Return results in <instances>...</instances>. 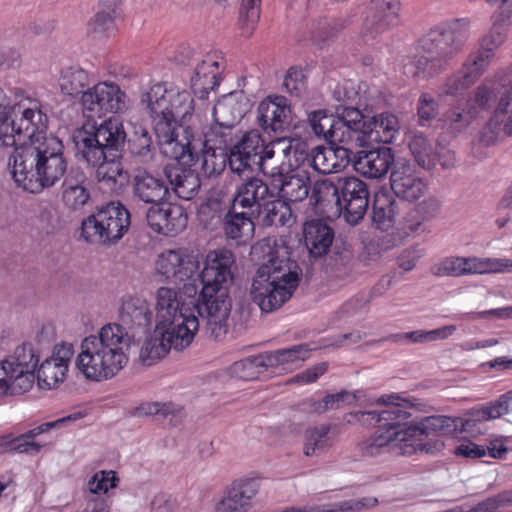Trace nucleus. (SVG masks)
<instances>
[{
    "instance_id": "f257e3e1",
    "label": "nucleus",
    "mask_w": 512,
    "mask_h": 512,
    "mask_svg": "<svg viewBox=\"0 0 512 512\" xmlns=\"http://www.w3.org/2000/svg\"><path fill=\"white\" fill-rule=\"evenodd\" d=\"M140 104L152 120L161 153L181 164L194 165L203 150L227 152L233 145L235 126L229 121L214 119L203 138L186 125L194 111V100L186 90H168L157 83L142 93Z\"/></svg>"
},
{
    "instance_id": "f03ea898",
    "label": "nucleus",
    "mask_w": 512,
    "mask_h": 512,
    "mask_svg": "<svg viewBox=\"0 0 512 512\" xmlns=\"http://www.w3.org/2000/svg\"><path fill=\"white\" fill-rule=\"evenodd\" d=\"M152 322L149 304L138 297L122 302L119 323L104 325L96 335L85 337L76 366L85 378L103 381L114 377L128 363L126 350L136 337V330L146 331Z\"/></svg>"
},
{
    "instance_id": "7ed1b4c3",
    "label": "nucleus",
    "mask_w": 512,
    "mask_h": 512,
    "mask_svg": "<svg viewBox=\"0 0 512 512\" xmlns=\"http://www.w3.org/2000/svg\"><path fill=\"white\" fill-rule=\"evenodd\" d=\"M491 418H421L417 423L382 422L377 418L373 434L359 444L364 456H376L381 450L393 445L395 453L410 457L418 453L435 455L445 448L439 439H427L429 435L450 437L457 440L477 438L485 433L482 420Z\"/></svg>"
},
{
    "instance_id": "20e7f679",
    "label": "nucleus",
    "mask_w": 512,
    "mask_h": 512,
    "mask_svg": "<svg viewBox=\"0 0 512 512\" xmlns=\"http://www.w3.org/2000/svg\"><path fill=\"white\" fill-rule=\"evenodd\" d=\"M234 254L227 249L209 251L194 281L184 284L182 293L188 298L197 297L194 309L205 323V334L214 340L222 339L228 331L231 312L229 288L233 283Z\"/></svg>"
},
{
    "instance_id": "39448f33",
    "label": "nucleus",
    "mask_w": 512,
    "mask_h": 512,
    "mask_svg": "<svg viewBox=\"0 0 512 512\" xmlns=\"http://www.w3.org/2000/svg\"><path fill=\"white\" fill-rule=\"evenodd\" d=\"M8 166L18 187L37 194L57 184L67 172L62 141L49 135L44 141H36L14 150Z\"/></svg>"
},
{
    "instance_id": "423d86ee",
    "label": "nucleus",
    "mask_w": 512,
    "mask_h": 512,
    "mask_svg": "<svg viewBox=\"0 0 512 512\" xmlns=\"http://www.w3.org/2000/svg\"><path fill=\"white\" fill-rule=\"evenodd\" d=\"M125 138L123 125L115 118L103 121L92 133L76 136V145L86 162L96 167L99 182L119 187L128 182V172L121 163Z\"/></svg>"
},
{
    "instance_id": "0eeeda50",
    "label": "nucleus",
    "mask_w": 512,
    "mask_h": 512,
    "mask_svg": "<svg viewBox=\"0 0 512 512\" xmlns=\"http://www.w3.org/2000/svg\"><path fill=\"white\" fill-rule=\"evenodd\" d=\"M475 101L481 111L494 110L479 131L480 143L490 146L512 135V115L508 110L512 105V64L477 86Z\"/></svg>"
},
{
    "instance_id": "6e6552de",
    "label": "nucleus",
    "mask_w": 512,
    "mask_h": 512,
    "mask_svg": "<svg viewBox=\"0 0 512 512\" xmlns=\"http://www.w3.org/2000/svg\"><path fill=\"white\" fill-rule=\"evenodd\" d=\"M15 108L11 121L6 120L0 124V141L5 147H14V150L36 141L42 142L49 136L46 135L48 117L43 110L42 102L24 90L16 88Z\"/></svg>"
},
{
    "instance_id": "1a4fd4ad",
    "label": "nucleus",
    "mask_w": 512,
    "mask_h": 512,
    "mask_svg": "<svg viewBox=\"0 0 512 512\" xmlns=\"http://www.w3.org/2000/svg\"><path fill=\"white\" fill-rule=\"evenodd\" d=\"M129 226V211L120 202H111L82 221L81 237L91 244H113Z\"/></svg>"
},
{
    "instance_id": "9d476101",
    "label": "nucleus",
    "mask_w": 512,
    "mask_h": 512,
    "mask_svg": "<svg viewBox=\"0 0 512 512\" xmlns=\"http://www.w3.org/2000/svg\"><path fill=\"white\" fill-rule=\"evenodd\" d=\"M39 357L30 343H23L0 363V393L22 394L35 382Z\"/></svg>"
},
{
    "instance_id": "9b49d317",
    "label": "nucleus",
    "mask_w": 512,
    "mask_h": 512,
    "mask_svg": "<svg viewBox=\"0 0 512 512\" xmlns=\"http://www.w3.org/2000/svg\"><path fill=\"white\" fill-rule=\"evenodd\" d=\"M189 304L181 300L178 291L170 287H160L156 292V327L157 329H167L177 331L182 327H188V321L195 319L197 326L195 333L201 330L205 333V323L202 322L194 304L197 303V297L190 298Z\"/></svg>"
},
{
    "instance_id": "f8f14e48",
    "label": "nucleus",
    "mask_w": 512,
    "mask_h": 512,
    "mask_svg": "<svg viewBox=\"0 0 512 512\" xmlns=\"http://www.w3.org/2000/svg\"><path fill=\"white\" fill-rule=\"evenodd\" d=\"M469 28L468 19H454L430 30L422 38L421 47L428 55L445 60L449 65L468 40Z\"/></svg>"
},
{
    "instance_id": "ddd939ff",
    "label": "nucleus",
    "mask_w": 512,
    "mask_h": 512,
    "mask_svg": "<svg viewBox=\"0 0 512 512\" xmlns=\"http://www.w3.org/2000/svg\"><path fill=\"white\" fill-rule=\"evenodd\" d=\"M87 118H101L107 113H123L129 106L127 94L112 81H101L88 88L80 98Z\"/></svg>"
},
{
    "instance_id": "4468645a",
    "label": "nucleus",
    "mask_w": 512,
    "mask_h": 512,
    "mask_svg": "<svg viewBox=\"0 0 512 512\" xmlns=\"http://www.w3.org/2000/svg\"><path fill=\"white\" fill-rule=\"evenodd\" d=\"M358 116L359 109L356 107H346L337 116L326 110H316L308 115V122L318 137L332 144H348L353 142V125H356L355 119Z\"/></svg>"
},
{
    "instance_id": "2eb2a0df",
    "label": "nucleus",
    "mask_w": 512,
    "mask_h": 512,
    "mask_svg": "<svg viewBox=\"0 0 512 512\" xmlns=\"http://www.w3.org/2000/svg\"><path fill=\"white\" fill-rule=\"evenodd\" d=\"M188 327H182L177 331L157 329L155 326L154 335L147 339L139 353V359L145 366H151L159 359L166 356L171 348L182 350L190 345L195 336V319L188 321Z\"/></svg>"
},
{
    "instance_id": "dca6fc26",
    "label": "nucleus",
    "mask_w": 512,
    "mask_h": 512,
    "mask_svg": "<svg viewBox=\"0 0 512 512\" xmlns=\"http://www.w3.org/2000/svg\"><path fill=\"white\" fill-rule=\"evenodd\" d=\"M218 203H208L200 208L199 216L206 227H212L222 220L223 231L227 238L245 242L249 240L255 230L252 220L254 215L248 211H238L233 204L222 216L217 209Z\"/></svg>"
},
{
    "instance_id": "f3484780",
    "label": "nucleus",
    "mask_w": 512,
    "mask_h": 512,
    "mask_svg": "<svg viewBox=\"0 0 512 512\" xmlns=\"http://www.w3.org/2000/svg\"><path fill=\"white\" fill-rule=\"evenodd\" d=\"M200 268L199 255L186 249H169L158 255L155 269L167 282H192Z\"/></svg>"
},
{
    "instance_id": "a211bd4d",
    "label": "nucleus",
    "mask_w": 512,
    "mask_h": 512,
    "mask_svg": "<svg viewBox=\"0 0 512 512\" xmlns=\"http://www.w3.org/2000/svg\"><path fill=\"white\" fill-rule=\"evenodd\" d=\"M337 206L344 219L351 225L358 224L369 206L367 184L354 176L338 178Z\"/></svg>"
},
{
    "instance_id": "6ab92c4d",
    "label": "nucleus",
    "mask_w": 512,
    "mask_h": 512,
    "mask_svg": "<svg viewBox=\"0 0 512 512\" xmlns=\"http://www.w3.org/2000/svg\"><path fill=\"white\" fill-rule=\"evenodd\" d=\"M400 0H371L361 30L364 42L369 43L400 23Z\"/></svg>"
},
{
    "instance_id": "aec40b11",
    "label": "nucleus",
    "mask_w": 512,
    "mask_h": 512,
    "mask_svg": "<svg viewBox=\"0 0 512 512\" xmlns=\"http://www.w3.org/2000/svg\"><path fill=\"white\" fill-rule=\"evenodd\" d=\"M353 125V141L365 140L389 144L393 143L400 132V122L396 115L383 112L374 115L368 121L364 120L362 112L355 119Z\"/></svg>"
},
{
    "instance_id": "412c9836",
    "label": "nucleus",
    "mask_w": 512,
    "mask_h": 512,
    "mask_svg": "<svg viewBox=\"0 0 512 512\" xmlns=\"http://www.w3.org/2000/svg\"><path fill=\"white\" fill-rule=\"evenodd\" d=\"M292 120V109L284 96H267L257 107V123L267 134L284 132Z\"/></svg>"
},
{
    "instance_id": "4be33fe9",
    "label": "nucleus",
    "mask_w": 512,
    "mask_h": 512,
    "mask_svg": "<svg viewBox=\"0 0 512 512\" xmlns=\"http://www.w3.org/2000/svg\"><path fill=\"white\" fill-rule=\"evenodd\" d=\"M262 136L258 131L244 133L229 149L228 165L232 173L243 177L253 172L259 157Z\"/></svg>"
},
{
    "instance_id": "5701e85b",
    "label": "nucleus",
    "mask_w": 512,
    "mask_h": 512,
    "mask_svg": "<svg viewBox=\"0 0 512 512\" xmlns=\"http://www.w3.org/2000/svg\"><path fill=\"white\" fill-rule=\"evenodd\" d=\"M74 355L71 343H61L54 347L52 355L44 360L37 371L40 388L53 389L66 379L68 367Z\"/></svg>"
},
{
    "instance_id": "b1692460",
    "label": "nucleus",
    "mask_w": 512,
    "mask_h": 512,
    "mask_svg": "<svg viewBox=\"0 0 512 512\" xmlns=\"http://www.w3.org/2000/svg\"><path fill=\"white\" fill-rule=\"evenodd\" d=\"M221 68H224L220 52L210 51L197 61L191 77V89L199 99H206L211 91L219 85Z\"/></svg>"
},
{
    "instance_id": "393cba45",
    "label": "nucleus",
    "mask_w": 512,
    "mask_h": 512,
    "mask_svg": "<svg viewBox=\"0 0 512 512\" xmlns=\"http://www.w3.org/2000/svg\"><path fill=\"white\" fill-rule=\"evenodd\" d=\"M394 194L405 201L414 202L427 192L426 181L417 173L414 166L407 162H398L390 176Z\"/></svg>"
},
{
    "instance_id": "a878e982",
    "label": "nucleus",
    "mask_w": 512,
    "mask_h": 512,
    "mask_svg": "<svg viewBox=\"0 0 512 512\" xmlns=\"http://www.w3.org/2000/svg\"><path fill=\"white\" fill-rule=\"evenodd\" d=\"M72 418H58L56 421L41 424L25 433L13 435L12 433L0 436V454L17 453L36 455L41 451L42 444L35 439L51 428L60 427L66 420Z\"/></svg>"
},
{
    "instance_id": "bb28decb",
    "label": "nucleus",
    "mask_w": 512,
    "mask_h": 512,
    "mask_svg": "<svg viewBox=\"0 0 512 512\" xmlns=\"http://www.w3.org/2000/svg\"><path fill=\"white\" fill-rule=\"evenodd\" d=\"M296 290L295 281L288 282V286H280L254 277L251 286V298L263 312H272L288 301Z\"/></svg>"
},
{
    "instance_id": "cd10ccee",
    "label": "nucleus",
    "mask_w": 512,
    "mask_h": 512,
    "mask_svg": "<svg viewBox=\"0 0 512 512\" xmlns=\"http://www.w3.org/2000/svg\"><path fill=\"white\" fill-rule=\"evenodd\" d=\"M258 490L257 479L243 477L234 480L228 487L226 495L216 505V512H247Z\"/></svg>"
},
{
    "instance_id": "c85d7f7f",
    "label": "nucleus",
    "mask_w": 512,
    "mask_h": 512,
    "mask_svg": "<svg viewBox=\"0 0 512 512\" xmlns=\"http://www.w3.org/2000/svg\"><path fill=\"white\" fill-rule=\"evenodd\" d=\"M394 163V154L389 147L358 151L353 160L354 169L371 179L384 177Z\"/></svg>"
},
{
    "instance_id": "c756f323",
    "label": "nucleus",
    "mask_w": 512,
    "mask_h": 512,
    "mask_svg": "<svg viewBox=\"0 0 512 512\" xmlns=\"http://www.w3.org/2000/svg\"><path fill=\"white\" fill-rule=\"evenodd\" d=\"M131 185L133 197L146 204H161L169 194L165 180L145 169L134 172Z\"/></svg>"
},
{
    "instance_id": "7c9ffc66",
    "label": "nucleus",
    "mask_w": 512,
    "mask_h": 512,
    "mask_svg": "<svg viewBox=\"0 0 512 512\" xmlns=\"http://www.w3.org/2000/svg\"><path fill=\"white\" fill-rule=\"evenodd\" d=\"M271 177L279 182V190L283 200L299 202L304 200L310 190L309 176L300 172H289L284 165H274L271 168Z\"/></svg>"
},
{
    "instance_id": "2f4dec72",
    "label": "nucleus",
    "mask_w": 512,
    "mask_h": 512,
    "mask_svg": "<svg viewBox=\"0 0 512 512\" xmlns=\"http://www.w3.org/2000/svg\"><path fill=\"white\" fill-rule=\"evenodd\" d=\"M88 184V179L81 169H70L61 186V199L64 206L73 211L83 208L91 197Z\"/></svg>"
},
{
    "instance_id": "473e14b6",
    "label": "nucleus",
    "mask_w": 512,
    "mask_h": 512,
    "mask_svg": "<svg viewBox=\"0 0 512 512\" xmlns=\"http://www.w3.org/2000/svg\"><path fill=\"white\" fill-rule=\"evenodd\" d=\"M269 197H273V194L268 185L260 178L250 177L237 187L232 204L234 208H241L255 215Z\"/></svg>"
},
{
    "instance_id": "72a5a7b5",
    "label": "nucleus",
    "mask_w": 512,
    "mask_h": 512,
    "mask_svg": "<svg viewBox=\"0 0 512 512\" xmlns=\"http://www.w3.org/2000/svg\"><path fill=\"white\" fill-rule=\"evenodd\" d=\"M365 396L364 390L347 391L327 394L320 400L307 399L300 406V412L324 414L328 411L356 405Z\"/></svg>"
},
{
    "instance_id": "f704fd0d",
    "label": "nucleus",
    "mask_w": 512,
    "mask_h": 512,
    "mask_svg": "<svg viewBox=\"0 0 512 512\" xmlns=\"http://www.w3.org/2000/svg\"><path fill=\"white\" fill-rule=\"evenodd\" d=\"M300 268L297 262L290 260L289 258L273 257L263 265H261L256 276L264 279L265 281H271L274 284L280 286H288V282L295 281L296 288L299 284Z\"/></svg>"
},
{
    "instance_id": "c9c22d12",
    "label": "nucleus",
    "mask_w": 512,
    "mask_h": 512,
    "mask_svg": "<svg viewBox=\"0 0 512 512\" xmlns=\"http://www.w3.org/2000/svg\"><path fill=\"white\" fill-rule=\"evenodd\" d=\"M351 151L343 146L315 147L312 159L313 170L320 174H331L343 171L351 162Z\"/></svg>"
},
{
    "instance_id": "e433bc0d",
    "label": "nucleus",
    "mask_w": 512,
    "mask_h": 512,
    "mask_svg": "<svg viewBox=\"0 0 512 512\" xmlns=\"http://www.w3.org/2000/svg\"><path fill=\"white\" fill-rule=\"evenodd\" d=\"M166 169V176L175 194L184 200H191L198 193L201 182L198 174L190 167L179 163Z\"/></svg>"
},
{
    "instance_id": "4c0bfd02",
    "label": "nucleus",
    "mask_w": 512,
    "mask_h": 512,
    "mask_svg": "<svg viewBox=\"0 0 512 512\" xmlns=\"http://www.w3.org/2000/svg\"><path fill=\"white\" fill-rule=\"evenodd\" d=\"M304 242L311 256L326 255L334 239L333 229L321 220H311L304 224Z\"/></svg>"
},
{
    "instance_id": "58836bf2",
    "label": "nucleus",
    "mask_w": 512,
    "mask_h": 512,
    "mask_svg": "<svg viewBox=\"0 0 512 512\" xmlns=\"http://www.w3.org/2000/svg\"><path fill=\"white\" fill-rule=\"evenodd\" d=\"M255 214L264 227L291 226L294 223L290 205L285 200L274 198V196L264 201Z\"/></svg>"
},
{
    "instance_id": "ea45409f",
    "label": "nucleus",
    "mask_w": 512,
    "mask_h": 512,
    "mask_svg": "<svg viewBox=\"0 0 512 512\" xmlns=\"http://www.w3.org/2000/svg\"><path fill=\"white\" fill-rule=\"evenodd\" d=\"M492 26L490 31L481 39L483 51H494L500 47L507 38V31L512 28V9L496 10L491 17Z\"/></svg>"
},
{
    "instance_id": "a19ab883",
    "label": "nucleus",
    "mask_w": 512,
    "mask_h": 512,
    "mask_svg": "<svg viewBox=\"0 0 512 512\" xmlns=\"http://www.w3.org/2000/svg\"><path fill=\"white\" fill-rule=\"evenodd\" d=\"M338 433L336 428L330 425H321L307 429L304 434V455L311 457L324 453L332 446Z\"/></svg>"
},
{
    "instance_id": "79ce46f5",
    "label": "nucleus",
    "mask_w": 512,
    "mask_h": 512,
    "mask_svg": "<svg viewBox=\"0 0 512 512\" xmlns=\"http://www.w3.org/2000/svg\"><path fill=\"white\" fill-rule=\"evenodd\" d=\"M449 67L445 60L438 59L431 55L416 56L408 59L403 66L404 74L414 79H430L433 78Z\"/></svg>"
},
{
    "instance_id": "37998d69",
    "label": "nucleus",
    "mask_w": 512,
    "mask_h": 512,
    "mask_svg": "<svg viewBox=\"0 0 512 512\" xmlns=\"http://www.w3.org/2000/svg\"><path fill=\"white\" fill-rule=\"evenodd\" d=\"M58 84L61 92L70 97L83 96L90 88V78L86 70L80 66L64 67L60 71Z\"/></svg>"
},
{
    "instance_id": "c03bdc74",
    "label": "nucleus",
    "mask_w": 512,
    "mask_h": 512,
    "mask_svg": "<svg viewBox=\"0 0 512 512\" xmlns=\"http://www.w3.org/2000/svg\"><path fill=\"white\" fill-rule=\"evenodd\" d=\"M128 148L130 153L143 163L150 162L156 150L148 129L139 123H131Z\"/></svg>"
},
{
    "instance_id": "a18cd8bd",
    "label": "nucleus",
    "mask_w": 512,
    "mask_h": 512,
    "mask_svg": "<svg viewBox=\"0 0 512 512\" xmlns=\"http://www.w3.org/2000/svg\"><path fill=\"white\" fill-rule=\"evenodd\" d=\"M291 148V138H277L266 145L262 139V145L259 149V157H261V159L256 161V167H258L263 174L271 176V168L273 166L269 165V161L277 158L281 161L279 165L283 164L284 167H286L285 157H287V155L289 156Z\"/></svg>"
},
{
    "instance_id": "49530a36",
    "label": "nucleus",
    "mask_w": 512,
    "mask_h": 512,
    "mask_svg": "<svg viewBox=\"0 0 512 512\" xmlns=\"http://www.w3.org/2000/svg\"><path fill=\"white\" fill-rule=\"evenodd\" d=\"M476 89L467 99L466 108L460 106L452 107L444 115V123L454 132H460L466 129L472 121L477 117L480 106L475 101Z\"/></svg>"
},
{
    "instance_id": "de8ad7c7",
    "label": "nucleus",
    "mask_w": 512,
    "mask_h": 512,
    "mask_svg": "<svg viewBox=\"0 0 512 512\" xmlns=\"http://www.w3.org/2000/svg\"><path fill=\"white\" fill-rule=\"evenodd\" d=\"M120 0H102L100 9L89 22L90 30L99 35H109L115 30V17Z\"/></svg>"
},
{
    "instance_id": "09e8293b",
    "label": "nucleus",
    "mask_w": 512,
    "mask_h": 512,
    "mask_svg": "<svg viewBox=\"0 0 512 512\" xmlns=\"http://www.w3.org/2000/svg\"><path fill=\"white\" fill-rule=\"evenodd\" d=\"M409 150L416 163L425 170L436 166L438 152L433 144L422 134H415L409 140Z\"/></svg>"
},
{
    "instance_id": "8fccbe9b",
    "label": "nucleus",
    "mask_w": 512,
    "mask_h": 512,
    "mask_svg": "<svg viewBox=\"0 0 512 512\" xmlns=\"http://www.w3.org/2000/svg\"><path fill=\"white\" fill-rule=\"evenodd\" d=\"M373 221L380 229H388L394 223L397 214L395 199L386 192H379L374 197L372 206Z\"/></svg>"
},
{
    "instance_id": "3c124183",
    "label": "nucleus",
    "mask_w": 512,
    "mask_h": 512,
    "mask_svg": "<svg viewBox=\"0 0 512 512\" xmlns=\"http://www.w3.org/2000/svg\"><path fill=\"white\" fill-rule=\"evenodd\" d=\"M291 146L289 156L285 157L286 169L308 175V169H313L312 159L315 156V148L310 150L305 143L293 139H291Z\"/></svg>"
},
{
    "instance_id": "603ef678",
    "label": "nucleus",
    "mask_w": 512,
    "mask_h": 512,
    "mask_svg": "<svg viewBox=\"0 0 512 512\" xmlns=\"http://www.w3.org/2000/svg\"><path fill=\"white\" fill-rule=\"evenodd\" d=\"M378 500L375 497H364L359 500L345 501L339 505L329 506H305L302 508H288L282 512H354L364 508L375 506Z\"/></svg>"
},
{
    "instance_id": "864d4df0",
    "label": "nucleus",
    "mask_w": 512,
    "mask_h": 512,
    "mask_svg": "<svg viewBox=\"0 0 512 512\" xmlns=\"http://www.w3.org/2000/svg\"><path fill=\"white\" fill-rule=\"evenodd\" d=\"M213 118H219V121H229L235 123L239 121L243 115L244 110L237 100V94L230 93L220 99L213 107Z\"/></svg>"
},
{
    "instance_id": "5fc2aeb1",
    "label": "nucleus",
    "mask_w": 512,
    "mask_h": 512,
    "mask_svg": "<svg viewBox=\"0 0 512 512\" xmlns=\"http://www.w3.org/2000/svg\"><path fill=\"white\" fill-rule=\"evenodd\" d=\"M493 57L494 54L489 50L479 49L466 58L460 70L475 83L486 71Z\"/></svg>"
},
{
    "instance_id": "6e6d98bb",
    "label": "nucleus",
    "mask_w": 512,
    "mask_h": 512,
    "mask_svg": "<svg viewBox=\"0 0 512 512\" xmlns=\"http://www.w3.org/2000/svg\"><path fill=\"white\" fill-rule=\"evenodd\" d=\"M512 413V390L497 400L469 409L466 416H503Z\"/></svg>"
},
{
    "instance_id": "4d7b16f0",
    "label": "nucleus",
    "mask_w": 512,
    "mask_h": 512,
    "mask_svg": "<svg viewBox=\"0 0 512 512\" xmlns=\"http://www.w3.org/2000/svg\"><path fill=\"white\" fill-rule=\"evenodd\" d=\"M261 0H242L239 11V28L245 37H250L260 18Z\"/></svg>"
},
{
    "instance_id": "13d9d810",
    "label": "nucleus",
    "mask_w": 512,
    "mask_h": 512,
    "mask_svg": "<svg viewBox=\"0 0 512 512\" xmlns=\"http://www.w3.org/2000/svg\"><path fill=\"white\" fill-rule=\"evenodd\" d=\"M394 406L398 408H412L416 412L431 413L433 408L416 398H403L398 393L384 394L375 399L370 405Z\"/></svg>"
},
{
    "instance_id": "bf43d9fd",
    "label": "nucleus",
    "mask_w": 512,
    "mask_h": 512,
    "mask_svg": "<svg viewBox=\"0 0 512 512\" xmlns=\"http://www.w3.org/2000/svg\"><path fill=\"white\" fill-rule=\"evenodd\" d=\"M512 260L472 257V274L511 273Z\"/></svg>"
},
{
    "instance_id": "052dcab7",
    "label": "nucleus",
    "mask_w": 512,
    "mask_h": 512,
    "mask_svg": "<svg viewBox=\"0 0 512 512\" xmlns=\"http://www.w3.org/2000/svg\"><path fill=\"white\" fill-rule=\"evenodd\" d=\"M183 412V407L172 402H144L134 410V416H176Z\"/></svg>"
},
{
    "instance_id": "680f3d73",
    "label": "nucleus",
    "mask_w": 512,
    "mask_h": 512,
    "mask_svg": "<svg viewBox=\"0 0 512 512\" xmlns=\"http://www.w3.org/2000/svg\"><path fill=\"white\" fill-rule=\"evenodd\" d=\"M187 222V214L182 206L177 204L166 205L164 235H173L181 232L186 228Z\"/></svg>"
},
{
    "instance_id": "e2e57ef3",
    "label": "nucleus",
    "mask_w": 512,
    "mask_h": 512,
    "mask_svg": "<svg viewBox=\"0 0 512 512\" xmlns=\"http://www.w3.org/2000/svg\"><path fill=\"white\" fill-rule=\"evenodd\" d=\"M230 371L234 377L241 380L249 381L258 378L261 373V369L257 355L234 362Z\"/></svg>"
},
{
    "instance_id": "0e129e2a",
    "label": "nucleus",
    "mask_w": 512,
    "mask_h": 512,
    "mask_svg": "<svg viewBox=\"0 0 512 512\" xmlns=\"http://www.w3.org/2000/svg\"><path fill=\"white\" fill-rule=\"evenodd\" d=\"M309 348L307 345L299 344L290 348L278 349L282 370L287 371L293 369L297 364L308 358Z\"/></svg>"
},
{
    "instance_id": "69168bd1",
    "label": "nucleus",
    "mask_w": 512,
    "mask_h": 512,
    "mask_svg": "<svg viewBox=\"0 0 512 512\" xmlns=\"http://www.w3.org/2000/svg\"><path fill=\"white\" fill-rule=\"evenodd\" d=\"M283 87L290 95L300 97L307 89V79L303 70L291 67L284 77Z\"/></svg>"
},
{
    "instance_id": "338daca9",
    "label": "nucleus",
    "mask_w": 512,
    "mask_h": 512,
    "mask_svg": "<svg viewBox=\"0 0 512 512\" xmlns=\"http://www.w3.org/2000/svg\"><path fill=\"white\" fill-rule=\"evenodd\" d=\"M118 478L116 473L110 471H98L88 481V490L93 494H105L109 489L116 487Z\"/></svg>"
},
{
    "instance_id": "774afa93",
    "label": "nucleus",
    "mask_w": 512,
    "mask_h": 512,
    "mask_svg": "<svg viewBox=\"0 0 512 512\" xmlns=\"http://www.w3.org/2000/svg\"><path fill=\"white\" fill-rule=\"evenodd\" d=\"M512 505V490H505L478 503L470 512H497Z\"/></svg>"
}]
</instances>
